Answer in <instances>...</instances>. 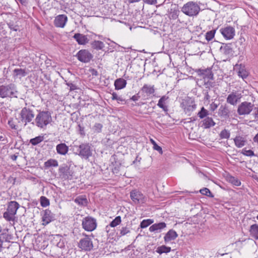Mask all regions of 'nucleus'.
Returning a JSON list of instances; mask_svg holds the SVG:
<instances>
[{
    "label": "nucleus",
    "mask_w": 258,
    "mask_h": 258,
    "mask_svg": "<svg viewBox=\"0 0 258 258\" xmlns=\"http://www.w3.org/2000/svg\"><path fill=\"white\" fill-rule=\"evenodd\" d=\"M35 120L37 126L45 128L52 120L51 114L48 111H40L36 115Z\"/></svg>",
    "instance_id": "f257e3e1"
},
{
    "label": "nucleus",
    "mask_w": 258,
    "mask_h": 258,
    "mask_svg": "<svg viewBox=\"0 0 258 258\" xmlns=\"http://www.w3.org/2000/svg\"><path fill=\"white\" fill-rule=\"evenodd\" d=\"M181 11L189 17H193L199 14L200 7L197 3L191 1L185 4L181 8Z\"/></svg>",
    "instance_id": "f03ea898"
},
{
    "label": "nucleus",
    "mask_w": 258,
    "mask_h": 258,
    "mask_svg": "<svg viewBox=\"0 0 258 258\" xmlns=\"http://www.w3.org/2000/svg\"><path fill=\"white\" fill-rule=\"evenodd\" d=\"M84 237L81 238L78 243V247L82 250L90 251L93 248V244L91 237H93L92 234L87 235L85 233L82 234Z\"/></svg>",
    "instance_id": "7ed1b4c3"
},
{
    "label": "nucleus",
    "mask_w": 258,
    "mask_h": 258,
    "mask_svg": "<svg viewBox=\"0 0 258 258\" xmlns=\"http://www.w3.org/2000/svg\"><path fill=\"white\" fill-rule=\"evenodd\" d=\"M155 86L148 84H145L139 92V94L141 95V98L144 100L152 98L155 95Z\"/></svg>",
    "instance_id": "20e7f679"
},
{
    "label": "nucleus",
    "mask_w": 258,
    "mask_h": 258,
    "mask_svg": "<svg viewBox=\"0 0 258 258\" xmlns=\"http://www.w3.org/2000/svg\"><path fill=\"white\" fill-rule=\"evenodd\" d=\"M97 223L95 218L87 216L82 220V228L86 231L92 232L96 229Z\"/></svg>",
    "instance_id": "39448f33"
},
{
    "label": "nucleus",
    "mask_w": 258,
    "mask_h": 258,
    "mask_svg": "<svg viewBox=\"0 0 258 258\" xmlns=\"http://www.w3.org/2000/svg\"><path fill=\"white\" fill-rule=\"evenodd\" d=\"M15 94V85L10 84L0 86V98L12 97Z\"/></svg>",
    "instance_id": "423d86ee"
},
{
    "label": "nucleus",
    "mask_w": 258,
    "mask_h": 258,
    "mask_svg": "<svg viewBox=\"0 0 258 258\" xmlns=\"http://www.w3.org/2000/svg\"><path fill=\"white\" fill-rule=\"evenodd\" d=\"M254 107V105L251 102L244 101L242 102L238 107L237 112L240 115L249 114Z\"/></svg>",
    "instance_id": "0eeeda50"
},
{
    "label": "nucleus",
    "mask_w": 258,
    "mask_h": 258,
    "mask_svg": "<svg viewBox=\"0 0 258 258\" xmlns=\"http://www.w3.org/2000/svg\"><path fill=\"white\" fill-rule=\"evenodd\" d=\"M130 198L135 204H144L146 202V198L140 191L134 189L130 192Z\"/></svg>",
    "instance_id": "6e6552de"
},
{
    "label": "nucleus",
    "mask_w": 258,
    "mask_h": 258,
    "mask_svg": "<svg viewBox=\"0 0 258 258\" xmlns=\"http://www.w3.org/2000/svg\"><path fill=\"white\" fill-rule=\"evenodd\" d=\"M21 119L22 122H24L26 124L31 122L34 117L33 111L29 108L26 107L23 108L20 112Z\"/></svg>",
    "instance_id": "1a4fd4ad"
},
{
    "label": "nucleus",
    "mask_w": 258,
    "mask_h": 258,
    "mask_svg": "<svg viewBox=\"0 0 258 258\" xmlns=\"http://www.w3.org/2000/svg\"><path fill=\"white\" fill-rule=\"evenodd\" d=\"M77 152L79 155L83 157L85 159L88 158L92 154L91 147L89 144H82L79 146Z\"/></svg>",
    "instance_id": "9d476101"
},
{
    "label": "nucleus",
    "mask_w": 258,
    "mask_h": 258,
    "mask_svg": "<svg viewBox=\"0 0 258 258\" xmlns=\"http://www.w3.org/2000/svg\"><path fill=\"white\" fill-rule=\"evenodd\" d=\"M78 59L83 62H88L92 58V54L87 50L82 49L79 50L76 54Z\"/></svg>",
    "instance_id": "9b49d317"
},
{
    "label": "nucleus",
    "mask_w": 258,
    "mask_h": 258,
    "mask_svg": "<svg viewBox=\"0 0 258 258\" xmlns=\"http://www.w3.org/2000/svg\"><path fill=\"white\" fill-rule=\"evenodd\" d=\"M220 32L223 36L227 40L233 38L235 36V29L231 26H227L220 29Z\"/></svg>",
    "instance_id": "f8f14e48"
},
{
    "label": "nucleus",
    "mask_w": 258,
    "mask_h": 258,
    "mask_svg": "<svg viewBox=\"0 0 258 258\" xmlns=\"http://www.w3.org/2000/svg\"><path fill=\"white\" fill-rule=\"evenodd\" d=\"M59 171L63 178L70 180L72 179L73 172L70 170V166L63 164L59 168Z\"/></svg>",
    "instance_id": "ddd939ff"
},
{
    "label": "nucleus",
    "mask_w": 258,
    "mask_h": 258,
    "mask_svg": "<svg viewBox=\"0 0 258 258\" xmlns=\"http://www.w3.org/2000/svg\"><path fill=\"white\" fill-rule=\"evenodd\" d=\"M68 22V17L65 15H59L55 17L54 25L57 28H64Z\"/></svg>",
    "instance_id": "4468645a"
},
{
    "label": "nucleus",
    "mask_w": 258,
    "mask_h": 258,
    "mask_svg": "<svg viewBox=\"0 0 258 258\" xmlns=\"http://www.w3.org/2000/svg\"><path fill=\"white\" fill-rule=\"evenodd\" d=\"M181 106L186 113L193 111L196 108V105L191 100H184L181 104Z\"/></svg>",
    "instance_id": "2eb2a0df"
},
{
    "label": "nucleus",
    "mask_w": 258,
    "mask_h": 258,
    "mask_svg": "<svg viewBox=\"0 0 258 258\" xmlns=\"http://www.w3.org/2000/svg\"><path fill=\"white\" fill-rule=\"evenodd\" d=\"M177 232L173 229H170L165 235L164 240L165 244H168L172 240H174L178 237Z\"/></svg>",
    "instance_id": "dca6fc26"
},
{
    "label": "nucleus",
    "mask_w": 258,
    "mask_h": 258,
    "mask_svg": "<svg viewBox=\"0 0 258 258\" xmlns=\"http://www.w3.org/2000/svg\"><path fill=\"white\" fill-rule=\"evenodd\" d=\"M241 97V94H237L236 92H232L228 95L227 98V102L232 105H236Z\"/></svg>",
    "instance_id": "f3484780"
},
{
    "label": "nucleus",
    "mask_w": 258,
    "mask_h": 258,
    "mask_svg": "<svg viewBox=\"0 0 258 258\" xmlns=\"http://www.w3.org/2000/svg\"><path fill=\"white\" fill-rule=\"evenodd\" d=\"M54 220V215L49 210H45L44 211L42 216L43 225H46Z\"/></svg>",
    "instance_id": "a211bd4d"
},
{
    "label": "nucleus",
    "mask_w": 258,
    "mask_h": 258,
    "mask_svg": "<svg viewBox=\"0 0 258 258\" xmlns=\"http://www.w3.org/2000/svg\"><path fill=\"white\" fill-rule=\"evenodd\" d=\"M73 37L80 45H85L89 41L87 36L80 33H76Z\"/></svg>",
    "instance_id": "6ab92c4d"
},
{
    "label": "nucleus",
    "mask_w": 258,
    "mask_h": 258,
    "mask_svg": "<svg viewBox=\"0 0 258 258\" xmlns=\"http://www.w3.org/2000/svg\"><path fill=\"white\" fill-rule=\"evenodd\" d=\"M20 207L19 204L16 201H11L9 203L7 211L10 214L16 215Z\"/></svg>",
    "instance_id": "aec40b11"
},
{
    "label": "nucleus",
    "mask_w": 258,
    "mask_h": 258,
    "mask_svg": "<svg viewBox=\"0 0 258 258\" xmlns=\"http://www.w3.org/2000/svg\"><path fill=\"white\" fill-rule=\"evenodd\" d=\"M166 227V224L164 222H159L155 223L151 226L149 228L150 232H160L161 230L163 229Z\"/></svg>",
    "instance_id": "412c9836"
},
{
    "label": "nucleus",
    "mask_w": 258,
    "mask_h": 258,
    "mask_svg": "<svg viewBox=\"0 0 258 258\" xmlns=\"http://www.w3.org/2000/svg\"><path fill=\"white\" fill-rule=\"evenodd\" d=\"M196 72L199 76H203L204 79H212L213 74L210 69H198L196 71Z\"/></svg>",
    "instance_id": "4be33fe9"
},
{
    "label": "nucleus",
    "mask_w": 258,
    "mask_h": 258,
    "mask_svg": "<svg viewBox=\"0 0 258 258\" xmlns=\"http://www.w3.org/2000/svg\"><path fill=\"white\" fill-rule=\"evenodd\" d=\"M225 177L227 181L231 183L233 185L238 186L241 184L240 181L237 178L232 176L229 173H226L225 175Z\"/></svg>",
    "instance_id": "5701e85b"
},
{
    "label": "nucleus",
    "mask_w": 258,
    "mask_h": 258,
    "mask_svg": "<svg viewBox=\"0 0 258 258\" xmlns=\"http://www.w3.org/2000/svg\"><path fill=\"white\" fill-rule=\"evenodd\" d=\"M237 67H238L237 74L238 76L242 79L246 78L248 75V72L246 71L245 66L240 64L237 66Z\"/></svg>",
    "instance_id": "b1692460"
},
{
    "label": "nucleus",
    "mask_w": 258,
    "mask_h": 258,
    "mask_svg": "<svg viewBox=\"0 0 258 258\" xmlns=\"http://www.w3.org/2000/svg\"><path fill=\"white\" fill-rule=\"evenodd\" d=\"M126 81L122 78L116 79L114 82V86L116 90H120L125 87Z\"/></svg>",
    "instance_id": "393cba45"
},
{
    "label": "nucleus",
    "mask_w": 258,
    "mask_h": 258,
    "mask_svg": "<svg viewBox=\"0 0 258 258\" xmlns=\"http://www.w3.org/2000/svg\"><path fill=\"white\" fill-rule=\"evenodd\" d=\"M14 77L19 78L24 77L27 75L26 69H15L13 71Z\"/></svg>",
    "instance_id": "a878e982"
},
{
    "label": "nucleus",
    "mask_w": 258,
    "mask_h": 258,
    "mask_svg": "<svg viewBox=\"0 0 258 258\" xmlns=\"http://www.w3.org/2000/svg\"><path fill=\"white\" fill-rule=\"evenodd\" d=\"M235 146L238 148H241L243 147L246 143V139L241 136H236L234 139Z\"/></svg>",
    "instance_id": "bb28decb"
},
{
    "label": "nucleus",
    "mask_w": 258,
    "mask_h": 258,
    "mask_svg": "<svg viewBox=\"0 0 258 258\" xmlns=\"http://www.w3.org/2000/svg\"><path fill=\"white\" fill-rule=\"evenodd\" d=\"M168 99V97L163 96L159 100L157 105L159 107L162 108L164 111H167L168 107L166 105V101Z\"/></svg>",
    "instance_id": "cd10ccee"
},
{
    "label": "nucleus",
    "mask_w": 258,
    "mask_h": 258,
    "mask_svg": "<svg viewBox=\"0 0 258 258\" xmlns=\"http://www.w3.org/2000/svg\"><path fill=\"white\" fill-rule=\"evenodd\" d=\"M68 147L64 144L61 143L56 146L57 152L61 155H65L68 152Z\"/></svg>",
    "instance_id": "c85d7f7f"
},
{
    "label": "nucleus",
    "mask_w": 258,
    "mask_h": 258,
    "mask_svg": "<svg viewBox=\"0 0 258 258\" xmlns=\"http://www.w3.org/2000/svg\"><path fill=\"white\" fill-rule=\"evenodd\" d=\"M250 234L255 239H258V224H254L250 226Z\"/></svg>",
    "instance_id": "c756f323"
},
{
    "label": "nucleus",
    "mask_w": 258,
    "mask_h": 258,
    "mask_svg": "<svg viewBox=\"0 0 258 258\" xmlns=\"http://www.w3.org/2000/svg\"><path fill=\"white\" fill-rule=\"evenodd\" d=\"M215 122L211 117H207L203 121V126L205 128H210L214 126Z\"/></svg>",
    "instance_id": "7c9ffc66"
},
{
    "label": "nucleus",
    "mask_w": 258,
    "mask_h": 258,
    "mask_svg": "<svg viewBox=\"0 0 258 258\" xmlns=\"http://www.w3.org/2000/svg\"><path fill=\"white\" fill-rule=\"evenodd\" d=\"M91 47L97 50H101L104 47V44L103 42L99 40H94L92 42Z\"/></svg>",
    "instance_id": "2f4dec72"
},
{
    "label": "nucleus",
    "mask_w": 258,
    "mask_h": 258,
    "mask_svg": "<svg viewBox=\"0 0 258 258\" xmlns=\"http://www.w3.org/2000/svg\"><path fill=\"white\" fill-rule=\"evenodd\" d=\"M75 202L79 205L86 206L87 205L88 201L85 196H80L77 197L75 200Z\"/></svg>",
    "instance_id": "473e14b6"
},
{
    "label": "nucleus",
    "mask_w": 258,
    "mask_h": 258,
    "mask_svg": "<svg viewBox=\"0 0 258 258\" xmlns=\"http://www.w3.org/2000/svg\"><path fill=\"white\" fill-rule=\"evenodd\" d=\"M171 250V248L170 247L167 246H166L165 245H163L158 246L157 248V249L156 250V251L158 253H159L160 254H162L163 253H168Z\"/></svg>",
    "instance_id": "72a5a7b5"
},
{
    "label": "nucleus",
    "mask_w": 258,
    "mask_h": 258,
    "mask_svg": "<svg viewBox=\"0 0 258 258\" xmlns=\"http://www.w3.org/2000/svg\"><path fill=\"white\" fill-rule=\"evenodd\" d=\"M44 140L43 136H39L30 140V143L33 146H36Z\"/></svg>",
    "instance_id": "f704fd0d"
},
{
    "label": "nucleus",
    "mask_w": 258,
    "mask_h": 258,
    "mask_svg": "<svg viewBox=\"0 0 258 258\" xmlns=\"http://www.w3.org/2000/svg\"><path fill=\"white\" fill-rule=\"evenodd\" d=\"M131 232L130 227H128L127 225L124 227H122L119 230V233L118 234L119 237H121L126 235L128 233Z\"/></svg>",
    "instance_id": "c9c22d12"
},
{
    "label": "nucleus",
    "mask_w": 258,
    "mask_h": 258,
    "mask_svg": "<svg viewBox=\"0 0 258 258\" xmlns=\"http://www.w3.org/2000/svg\"><path fill=\"white\" fill-rule=\"evenodd\" d=\"M150 142L153 145V149L154 150L158 151L160 154H163V150L162 148L158 146L156 142L152 138L150 139Z\"/></svg>",
    "instance_id": "e433bc0d"
},
{
    "label": "nucleus",
    "mask_w": 258,
    "mask_h": 258,
    "mask_svg": "<svg viewBox=\"0 0 258 258\" xmlns=\"http://www.w3.org/2000/svg\"><path fill=\"white\" fill-rule=\"evenodd\" d=\"M120 163L119 162H111L109 165L113 173H117L119 171Z\"/></svg>",
    "instance_id": "4c0bfd02"
},
{
    "label": "nucleus",
    "mask_w": 258,
    "mask_h": 258,
    "mask_svg": "<svg viewBox=\"0 0 258 258\" xmlns=\"http://www.w3.org/2000/svg\"><path fill=\"white\" fill-rule=\"evenodd\" d=\"M216 30H212L209 31H208L206 34H205V38L208 41H210L211 40L213 39V38L214 37L215 33H216Z\"/></svg>",
    "instance_id": "58836bf2"
},
{
    "label": "nucleus",
    "mask_w": 258,
    "mask_h": 258,
    "mask_svg": "<svg viewBox=\"0 0 258 258\" xmlns=\"http://www.w3.org/2000/svg\"><path fill=\"white\" fill-rule=\"evenodd\" d=\"M121 222V219L120 216H117L110 223L109 226L111 227H115L120 224Z\"/></svg>",
    "instance_id": "ea45409f"
},
{
    "label": "nucleus",
    "mask_w": 258,
    "mask_h": 258,
    "mask_svg": "<svg viewBox=\"0 0 258 258\" xmlns=\"http://www.w3.org/2000/svg\"><path fill=\"white\" fill-rule=\"evenodd\" d=\"M154 222L153 220L152 219H146L143 220L141 224H140V227L141 228H145L147 227L148 226L151 225Z\"/></svg>",
    "instance_id": "a19ab883"
},
{
    "label": "nucleus",
    "mask_w": 258,
    "mask_h": 258,
    "mask_svg": "<svg viewBox=\"0 0 258 258\" xmlns=\"http://www.w3.org/2000/svg\"><path fill=\"white\" fill-rule=\"evenodd\" d=\"M15 215L13 214L8 213V211H6L4 213L3 217L4 218L8 221H14L15 219Z\"/></svg>",
    "instance_id": "79ce46f5"
},
{
    "label": "nucleus",
    "mask_w": 258,
    "mask_h": 258,
    "mask_svg": "<svg viewBox=\"0 0 258 258\" xmlns=\"http://www.w3.org/2000/svg\"><path fill=\"white\" fill-rule=\"evenodd\" d=\"M219 135L221 139H227L230 137V133L229 131L224 129L220 132Z\"/></svg>",
    "instance_id": "37998d69"
},
{
    "label": "nucleus",
    "mask_w": 258,
    "mask_h": 258,
    "mask_svg": "<svg viewBox=\"0 0 258 258\" xmlns=\"http://www.w3.org/2000/svg\"><path fill=\"white\" fill-rule=\"evenodd\" d=\"M208 115V111L204 107H203L200 111L198 113V116L202 119Z\"/></svg>",
    "instance_id": "c03bdc74"
},
{
    "label": "nucleus",
    "mask_w": 258,
    "mask_h": 258,
    "mask_svg": "<svg viewBox=\"0 0 258 258\" xmlns=\"http://www.w3.org/2000/svg\"><path fill=\"white\" fill-rule=\"evenodd\" d=\"M201 194L208 196L209 197H213V195L212 194L210 190L207 188H203L200 190Z\"/></svg>",
    "instance_id": "a18cd8bd"
},
{
    "label": "nucleus",
    "mask_w": 258,
    "mask_h": 258,
    "mask_svg": "<svg viewBox=\"0 0 258 258\" xmlns=\"http://www.w3.org/2000/svg\"><path fill=\"white\" fill-rule=\"evenodd\" d=\"M40 204H41V206H42L43 207H45L49 205V201L46 197L42 196L40 198Z\"/></svg>",
    "instance_id": "49530a36"
},
{
    "label": "nucleus",
    "mask_w": 258,
    "mask_h": 258,
    "mask_svg": "<svg viewBox=\"0 0 258 258\" xmlns=\"http://www.w3.org/2000/svg\"><path fill=\"white\" fill-rule=\"evenodd\" d=\"M8 124L11 127L12 129L17 130V126L16 125V122L13 118H11L8 121Z\"/></svg>",
    "instance_id": "de8ad7c7"
},
{
    "label": "nucleus",
    "mask_w": 258,
    "mask_h": 258,
    "mask_svg": "<svg viewBox=\"0 0 258 258\" xmlns=\"http://www.w3.org/2000/svg\"><path fill=\"white\" fill-rule=\"evenodd\" d=\"M242 153L247 156H252L254 155L253 152L251 150H246V149H243L242 150Z\"/></svg>",
    "instance_id": "09e8293b"
},
{
    "label": "nucleus",
    "mask_w": 258,
    "mask_h": 258,
    "mask_svg": "<svg viewBox=\"0 0 258 258\" xmlns=\"http://www.w3.org/2000/svg\"><path fill=\"white\" fill-rule=\"evenodd\" d=\"M95 131L97 133H100L102 128V125L101 123H96L94 126Z\"/></svg>",
    "instance_id": "8fccbe9b"
},
{
    "label": "nucleus",
    "mask_w": 258,
    "mask_h": 258,
    "mask_svg": "<svg viewBox=\"0 0 258 258\" xmlns=\"http://www.w3.org/2000/svg\"><path fill=\"white\" fill-rule=\"evenodd\" d=\"M57 166V162H44V167L46 168H47L51 166L56 167Z\"/></svg>",
    "instance_id": "3c124183"
},
{
    "label": "nucleus",
    "mask_w": 258,
    "mask_h": 258,
    "mask_svg": "<svg viewBox=\"0 0 258 258\" xmlns=\"http://www.w3.org/2000/svg\"><path fill=\"white\" fill-rule=\"evenodd\" d=\"M253 115L254 116L253 121L258 122V108L255 107L254 108Z\"/></svg>",
    "instance_id": "603ef678"
},
{
    "label": "nucleus",
    "mask_w": 258,
    "mask_h": 258,
    "mask_svg": "<svg viewBox=\"0 0 258 258\" xmlns=\"http://www.w3.org/2000/svg\"><path fill=\"white\" fill-rule=\"evenodd\" d=\"M67 84L68 86L70 87V91H71L75 90L77 89V86L72 83H68Z\"/></svg>",
    "instance_id": "864d4df0"
},
{
    "label": "nucleus",
    "mask_w": 258,
    "mask_h": 258,
    "mask_svg": "<svg viewBox=\"0 0 258 258\" xmlns=\"http://www.w3.org/2000/svg\"><path fill=\"white\" fill-rule=\"evenodd\" d=\"M140 97H141V95L138 93L137 95H133L131 98V99L134 101H138Z\"/></svg>",
    "instance_id": "5fc2aeb1"
},
{
    "label": "nucleus",
    "mask_w": 258,
    "mask_h": 258,
    "mask_svg": "<svg viewBox=\"0 0 258 258\" xmlns=\"http://www.w3.org/2000/svg\"><path fill=\"white\" fill-rule=\"evenodd\" d=\"M143 1L149 5H155L157 3V0H143Z\"/></svg>",
    "instance_id": "6e6d98bb"
},
{
    "label": "nucleus",
    "mask_w": 258,
    "mask_h": 258,
    "mask_svg": "<svg viewBox=\"0 0 258 258\" xmlns=\"http://www.w3.org/2000/svg\"><path fill=\"white\" fill-rule=\"evenodd\" d=\"M89 72L93 76H97L98 75L97 71L94 69H90Z\"/></svg>",
    "instance_id": "4d7b16f0"
},
{
    "label": "nucleus",
    "mask_w": 258,
    "mask_h": 258,
    "mask_svg": "<svg viewBox=\"0 0 258 258\" xmlns=\"http://www.w3.org/2000/svg\"><path fill=\"white\" fill-rule=\"evenodd\" d=\"M217 107H218V105L214 103H212L210 105L211 109L213 111L215 110Z\"/></svg>",
    "instance_id": "13d9d810"
},
{
    "label": "nucleus",
    "mask_w": 258,
    "mask_h": 258,
    "mask_svg": "<svg viewBox=\"0 0 258 258\" xmlns=\"http://www.w3.org/2000/svg\"><path fill=\"white\" fill-rule=\"evenodd\" d=\"M6 235L4 234H2L0 236V243L3 245V243L4 242V239L6 238Z\"/></svg>",
    "instance_id": "bf43d9fd"
},
{
    "label": "nucleus",
    "mask_w": 258,
    "mask_h": 258,
    "mask_svg": "<svg viewBox=\"0 0 258 258\" xmlns=\"http://www.w3.org/2000/svg\"><path fill=\"white\" fill-rule=\"evenodd\" d=\"M118 97V96L117 95V94L115 92H113L112 93L111 99L112 100H116L117 98Z\"/></svg>",
    "instance_id": "052dcab7"
},
{
    "label": "nucleus",
    "mask_w": 258,
    "mask_h": 258,
    "mask_svg": "<svg viewBox=\"0 0 258 258\" xmlns=\"http://www.w3.org/2000/svg\"><path fill=\"white\" fill-rule=\"evenodd\" d=\"M253 141L258 144V133L254 137Z\"/></svg>",
    "instance_id": "680f3d73"
},
{
    "label": "nucleus",
    "mask_w": 258,
    "mask_h": 258,
    "mask_svg": "<svg viewBox=\"0 0 258 258\" xmlns=\"http://www.w3.org/2000/svg\"><path fill=\"white\" fill-rule=\"evenodd\" d=\"M130 3H134L140 2L141 0H127Z\"/></svg>",
    "instance_id": "e2e57ef3"
},
{
    "label": "nucleus",
    "mask_w": 258,
    "mask_h": 258,
    "mask_svg": "<svg viewBox=\"0 0 258 258\" xmlns=\"http://www.w3.org/2000/svg\"><path fill=\"white\" fill-rule=\"evenodd\" d=\"M119 102V101L122 102L124 101V99H123L121 97L118 96L117 98L116 99Z\"/></svg>",
    "instance_id": "0e129e2a"
},
{
    "label": "nucleus",
    "mask_w": 258,
    "mask_h": 258,
    "mask_svg": "<svg viewBox=\"0 0 258 258\" xmlns=\"http://www.w3.org/2000/svg\"><path fill=\"white\" fill-rule=\"evenodd\" d=\"M17 156L15 155H13L11 156V159L13 160H16Z\"/></svg>",
    "instance_id": "69168bd1"
},
{
    "label": "nucleus",
    "mask_w": 258,
    "mask_h": 258,
    "mask_svg": "<svg viewBox=\"0 0 258 258\" xmlns=\"http://www.w3.org/2000/svg\"><path fill=\"white\" fill-rule=\"evenodd\" d=\"M2 248H3V245L1 243H0V252L1 251Z\"/></svg>",
    "instance_id": "338daca9"
},
{
    "label": "nucleus",
    "mask_w": 258,
    "mask_h": 258,
    "mask_svg": "<svg viewBox=\"0 0 258 258\" xmlns=\"http://www.w3.org/2000/svg\"><path fill=\"white\" fill-rule=\"evenodd\" d=\"M256 219L258 220V215L256 216Z\"/></svg>",
    "instance_id": "774afa93"
}]
</instances>
